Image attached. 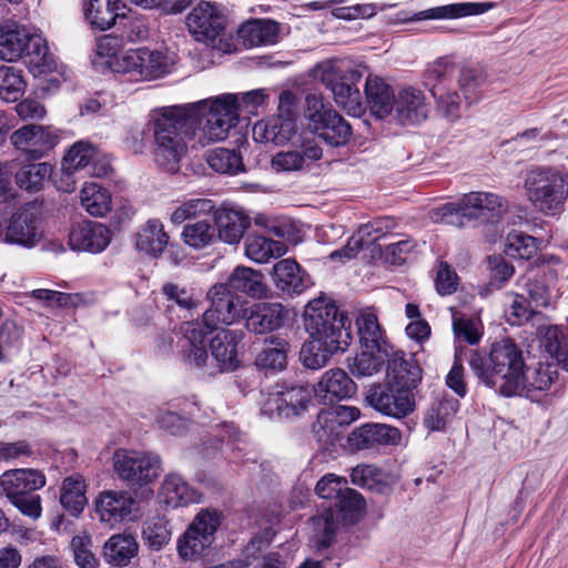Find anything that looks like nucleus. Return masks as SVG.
<instances>
[{
  "label": "nucleus",
  "instance_id": "obj_1",
  "mask_svg": "<svg viewBox=\"0 0 568 568\" xmlns=\"http://www.w3.org/2000/svg\"><path fill=\"white\" fill-rule=\"evenodd\" d=\"M239 95L223 94L195 103L164 108L154 120V159L178 172L187 141L204 148L224 140L239 122Z\"/></svg>",
  "mask_w": 568,
  "mask_h": 568
},
{
  "label": "nucleus",
  "instance_id": "obj_2",
  "mask_svg": "<svg viewBox=\"0 0 568 568\" xmlns=\"http://www.w3.org/2000/svg\"><path fill=\"white\" fill-rule=\"evenodd\" d=\"M207 297L211 307L204 312L202 321L184 322L180 328L185 341L183 361L196 368L204 367L209 359L204 346L205 336L219 329V324L231 325L240 315L236 298L226 284L213 285Z\"/></svg>",
  "mask_w": 568,
  "mask_h": 568
},
{
  "label": "nucleus",
  "instance_id": "obj_3",
  "mask_svg": "<svg viewBox=\"0 0 568 568\" xmlns=\"http://www.w3.org/2000/svg\"><path fill=\"white\" fill-rule=\"evenodd\" d=\"M524 364L521 347L510 338L494 342L487 354L473 352L469 358V366L479 382L503 397L516 396Z\"/></svg>",
  "mask_w": 568,
  "mask_h": 568
},
{
  "label": "nucleus",
  "instance_id": "obj_4",
  "mask_svg": "<svg viewBox=\"0 0 568 568\" xmlns=\"http://www.w3.org/2000/svg\"><path fill=\"white\" fill-rule=\"evenodd\" d=\"M120 47L121 41L116 37L103 36L97 44L93 68L100 71H166L176 64V54L169 50L140 48L119 58Z\"/></svg>",
  "mask_w": 568,
  "mask_h": 568
},
{
  "label": "nucleus",
  "instance_id": "obj_5",
  "mask_svg": "<svg viewBox=\"0 0 568 568\" xmlns=\"http://www.w3.org/2000/svg\"><path fill=\"white\" fill-rule=\"evenodd\" d=\"M304 326L310 337L332 341L333 346L344 352L352 339L351 321L346 313L338 310L336 304L326 296H320L308 302L304 312Z\"/></svg>",
  "mask_w": 568,
  "mask_h": 568
},
{
  "label": "nucleus",
  "instance_id": "obj_6",
  "mask_svg": "<svg viewBox=\"0 0 568 568\" xmlns=\"http://www.w3.org/2000/svg\"><path fill=\"white\" fill-rule=\"evenodd\" d=\"M19 58H23L29 68H45L47 71L58 68L40 34L16 24L0 26V59L12 62Z\"/></svg>",
  "mask_w": 568,
  "mask_h": 568
},
{
  "label": "nucleus",
  "instance_id": "obj_7",
  "mask_svg": "<svg viewBox=\"0 0 568 568\" xmlns=\"http://www.w3.org/2000/svg\"><path fill=\"white\" fill-rule=\"evenodd\" d=\"M524 190L531 205L546 215L561 212L568 196V185L562 175L546 168L528 171L524 178Z\"/></svg>",
  "mask_w": 568,
  "mask_h": 568
},
{
  "label": "nucleus",
  "instance_id": "obj_8",
  "mask_svg": "<svg viewBox=\"0 0 568 568\" xmlns=\"http://www.w3.org/2000/svg\"><path fill=\"white\" fill-rule=\"evenodd\" d=\"M335 506L336 511L327 508L312 518L314 539L322 548L331 545L339 520L353 524L359 518L365 508V500L358 491L347 487Z\"/></svg>",
  "mask_w": 568,
  "mask_h": 568
},
{
  "label": "nucleus",
  "instance_id": "obj_9",
  "mask_svg": "<svg viewBox=\"0 0 568 568\" xmlns=\"http://www.w3.org/2000/svg\"><path fill=\"white\" fill-rule=\"evenodd\" d=\"M221 520V511L202 509L178 539L176 549L181 559L195 561L204 557L215 539Z\"/></svg>",
  "mask_w": 568,
  "mask_h": 568
},
{
  "label": "nucleus",
  "instance_id": "obj_10",
  "mask_svg": "<svg viewBox=\"0 0 568 568\" xmlns=\"http://www.w3.org/2000/svg\"><path fill=\"white\" fill-rule=\"evenodd\" d=\"M113 467L128 486L143 487L159 476L161 460L153 454L118 449L113 455Z\"/></svg>",
  "mask_w": 568,
  "mask_h": 568
},
{
  "label": "nucleus",
  "instance_id": "obj_11",
  "mask_svg": "<svg viewBox=\"0 0 568 568\" xmlns=\"http://www.w3.org/2000/svg\"><path fill=\"white\" fill-rule=\"evenodd\" d=\"M366 402L376 412L397 419L405 418L416 407L413 392L387 382L372 386L367 392Z\"/></svg>",
  "mask_w": 568,
  "mask_h": 568
},
{
  "label": "nucleus",
  "instance_id": "obj_12",
  "mask_svg": "<svg viewBox=\"0 0 568 568\" xmlns=\"http://www.w3.org/2000/svg\"><path fill=\"white\" fill-rule=\"evenodd\" d=\"M41 239L40 217L34 206L27 205L13 213L7 226L0 223L1 243L33 247Z\"/></svg>",
  "mask_w": 568,
  "mask_h": 568
},
{
  "label": "nucleus",
  "instance_id": "obj_13",
  "mask_svg": "<svg viewBox=\"0 0 568 568\" xmlns=\"http://www.w3.org/2000/svg\"><path fill=\"white\" fill-rule=\"evenodd\" d=\"M313 389L307 385L295 384L282 386L277 392L268 394L263 410L265 414L282 418H293L307 410Z\"/></svg>",
  "mask_w": 568,
  "mask_h": 568
},
{
  "label": "nucleus",
  "instance_id": "obj_14",
  "mask_svg": "<svg viewBox=\"0 0 568 568\" xmlns=\"http://www.w3.org/2000/svg\"><path fill=\"white\" fill-rule=\"evenodd\" d=\"M186 26L197 41L214 43L224 31L225 18L214 3L202 1L187 14Z\"/></svg>",
  "mask_w": 568,
  "mask_h": 568
},
{
  "label": "nucleus",
  "instance_id": "obj_15",
  "mask_svg": "<svg viewBox=\"0 0 568 568\" xmlns=\"http://www.w3.org/2000/svg\"><path fill=\"white\" fill-rule=\"evenodd\" d=\"M402 432L394 426L368 423L353 429L347 442L351 449L362 450L376 446H396L402 443Z\"/></svg>",
  "mask_w": 568,
  "mask_h": 568
},
{
  "label": "nucleus",
  "instance_id": "obj_16",
  "mask_svg": "<svg viewBox=\"0 0 568 568\" xmlns=\"http://www.w3.org/2000/svg\"><path fill=\"white\" fill-rule=\"evenodd\" d=\"M463 216L477 220H498L508 210L503 196L489 192H470L460 199Z\"/></svg>",
  "mask_w": 568,
  "mask_h": 568
},
{
  "label": "nucleus",
  "instance_id": "obj_17",
  "mask_svg": "<svg viewBox=\"0 0 568 568\" xmlns=\"http://www.w3.org/2000/svg\"><path fill=\"white\" fill-rule=\"evenodd\" d=\"M111 242V231L102 223L83 221L74 224L69 233L73 251L100 253Z\"/></svg>",
  "mask_w": 568,
  "mask_h": 568
},
{
  "label": "nucleus",
  "instance_id": "obj_18",
  "mask_svg": "<svg viewBox=\"0 0 568 568\" xmlns=\"http://www.w3.org/2000/svg\"><path fill=\"white\" fill-rule=\"evenodd\" d=\"M95 506L101 521L113 526L132 518L136 501L128 491L105 490L100 494Z\"/></svg>",
  "mask_w": 568,
  "mask_h": 568
},
{
  "label": "nucleus",
  "instance_id": "obj_19",
  "mask_svg": "<svg viewBox=\"0 0 568 568\" xmlns=\"http://www.w3.org/2000/svg\"><path fill=\"white\" fill-rule=\"evenodd\" d=\"M12 144L30 159H40L55 145V135L42 125H24L11 134Z\"/></svg>",
  "mask_w": 568,
  "mask_h": 568
},
{
  "label": "nucleus",
  "instance_id": "obj_20",
  "mask_svg": "<svg viewBox=\"0 0 568 568\" xmlns=\"http://www.w3.org/2000/svg\"><path fill=\"white\" fill-rule=\"evenodd\" d=\"M322 155V149L316 143L307 141L300 148L274 154L271 160V168L277 173L302 171L318 161Z\"/></svg>",
  "mask_w": 568,
  "mask_h": 568
},
{
  "label": "nucleus",
  "instance_id": "obj_21",
  "mask_svg": "<svg viewBox=\"0 0 568 568\" xmlns=\"http://www.w3.org/2000/svg\"><path fill=\"white\" fill-rule=\"evenodd\" d=\"M45 477L33 469H11L0 476V496L11 500L42 488Z\"/></svg>",
  "mask_w": 568,
  "mask_h": 568
},
{
  "label": "nucleus",
  "instance_id": "obj_22",
  "mask_svg": "<svg viewBox=\"0 0 568 568\" xmlns=\"http://www.w3.org/2000/svg\"><path fill=\"white\" fill-rule=\"evenodd\" d=\"M322 82L333 93L334 100L347 114L361 116L364 109L359 90L341 73H323Z\"/></svg>",
  "mask_w": 568,
  "mask_h": 568
},
{
  "label": "nucleus",
  "instance_id": "obj_23",
  "mask_svg": "<svg viewBox=\"0 0 568 568\" xmlns=\"http://www.w3.org/2000/svg\"><path fill=\"white\" fill-rule=\"evenodd\" d=\"M355 392V383L339 368L327 371L318 383L313 386L314 395L324 403L349 398Z\"/></svg>",
  "mask_w": 568,
  "mask_h": 568
},
{
  "label": "nucleus",
  "instance_id": "obj_24",
  "mask_svg": "<svg viewBox=\"0 0 568 568\" xmlns=\"http://www.w3.org/2000/svg\"><path fill=\"white\" fill-rule=\"evenodd\" d=\"M215 331L210 343L212 357L221 371H234L239 365L236 346L243 338V332L225 328Z\"/></svg>",
  "mask_w": 568,
  "mask_h": 568
},
{
  "label": "nucleus",
  "instance_id": "obj_25",
  "mask_svg": "<svg viewBox=\"0 0 568 568\" xmlns=\"http://www.w3.org/2000/svg\"><path fill=\"white\" fill-rule=\"evenodd\" d=\"M420 379V367L414 361H407L403 352L394 351L392 347L386 367V382L413 392Z\"/></svg>",
  "mask_w": 568,
  "mask_h": 568
},
{
  "label": "nucleus",
  "instance_id": "obj_26",
  "mask_svg": "<svg viewBox=\"0 0 568 568\" xmlns=\"http://www.w3.org/2000/svg\"><path fill=\"white\" fill-rule=\"evenodd\" d=\"M295 130L296 125L293 119L277 115L257 121L253 126L252 135L258 143L283 145L291 140Z\"/></svg>",
  "mask_w": 568,
  "mask_h": 568
},
{
  "label": "nucleus",
  "instance_id": "obj_27",
  "mask_svg": "<svg viewBox=\"0 0 568 568\" xmlns=\"http://www.w3.org/2000/svg\"><path fill=\"white\" fill-rule=\"evenodd\" d=\"M520 386L516 396H528L534 392H544L551 387L558 377L556 365L538 362L534 365L524 364L521 371Z\"/></svg>",
  "mask_w": 568,
  "mask_h": 568
},
{
  "label": "nucleus",
  "instance_id": "obj_28",
  "mask_svg": "<svg viewBox=\"0 0 568 568\" xmlns=\"http://www.w3.org/2000/svg\"><path fill=\"white\" fill-rule=\"evenodd\" d=\"M287 317V312L281 303H257L246 320V327L255 334L280 328Z\"/></svg>",
  "mask_w": 568,
  "mask_h": 568
},
{
  "label": "nucleus",
  "instance_id": "obj_29",
  "mask_svg": "<svg viewBox=\"0 0 568 568\" xmlns=\"http://www.w3.org/2000/svg\"><path fill=\"white\" fill-rule=\"evenodd\" d=\"M250 223L248 215L239 209L221 207L215 212L217 235L227 244H237Z\"/></svg>",
  "mask_w": 568,
  "mask_h": 568
},
{
  "label": "nucleus",
  "instance_id": "obj_30",
  "mask_svg": "<svg viewBox=\"0 0 568 568\" xmlns=\"http://www.w3.org/2000/svg\"><path fill=\"white\" fill-rule=\"evenodd\" d=\"M278 24L272 20L253 19L244 22L237 31L240 42L246 48L274 44L278 37Z\"/></svg>",
  "mask_w": 568,
  "mask_h": 568
},
{
  "label": "nucleus",
  "instance_id": "obj_31",
  "mask_svg": "<svg viewBox=\"0 0 568 568\" xmlns=\"http://www.w3.org/2000/svg\"><path fill=\"white\" fill-rule=\"evenodd\" d=\"M365 94L371 112L377 119L392 113L395 100L390 87L376 73H369L365 83Z\"/></svg>",
  "mask_w": 568,
  "mask_h": 568
},
{
  "label": "nucleus",
  "instance_id": "obj_32",
  "mask_svg": "<svg viewBox=\"0 0 568 568\" xmlns=\"http://www.w3.org/2000/svg\"><path fill=\"white\" fill-rule=\"evenodd\" d=\"M124 8L121 0H83L85 19L100 30L111 28L116 18L124 17Z\"/></svg>",
  "mask_w": 568,
  "mask_h": 568
},
{
  "label": "nucleus",
  "instance_id": "obj_33",
  "mask_svg": "<svg viewBox=\"0 0 568 568\" xmlns=\"http://www.w3.org/2000/svg\"><path fill=\"white\" fill-rule=\"evenodd\" d=\"M361 412L355 406L341 405L334 409L323 410L318 414L314 432L320 440L327 442L336 433L337 426L349 425L358 419Z\"/></svg>",
  "mask_w": 568,
  "mask_h": 568
},
{
  "label": "nucleus",
  "instance_id": "obj_34",
  "mask_svg": "<svg viewBox=\"0 0 568 568\" xmlns=\"http://www.w3.org/2000/svg\"><path fill=\"white\" fill-rule=\"evenodd\" d=\"M170 236L158 219L146 221L135 234V247L150 256H160L169 244Z\"/></svg>",
  "mask_w": 568,
  "mask_h": 568
},
{
  "label": "nucleus",
  "instance_id": "obj_35",
  "mask_svg": "<svg viewBox=\"0 0 568 568\" xmlns=\"http://www.w3.org/2000/svg\"><path fill=\"white\" fill-rule=\"evenodd\" d=\"M396 118L403 124L417 123L426 119L427 105L422 91L414 88H405L395 100Z\"/></svg>",
  "mask_w": 568,
  "mask_h": 568
},
{
  "label": "nucleus",
  "instance_id": "obj_36",
  "mask_svg": "<svg viewBox=\"0 0 568 568\" xmlns=\"http://www.w3.org/2000/svg\"><path fill=\"white\" fill-rule=\"evenodd\" d=\"M226 285L229 288L244 293L253 298H264L268 293L263 274L246 266L235 267Z\"/></svg>",
  "mask_w": 568,
  "mask_h": 568
},
{
  "label": "nucleus",
  "instance_id": "obj_37",
  "mask_svg": "<svg viewBox=\"0 0 568 568\" xmlns=\"http://www.w3.org/2000/svg\"><path fill=\"white\" fill-rule=\"evenodd\" d=\"M274 282L286 294H301L307 286V277L300 265L291 258L277 262L273 267Z\"/></svg>",
  "mask_w": 568,
  "mask_h": 568
},
{
  "label": "nucleus",
  "instance_id": "obj_38",
  "mask_svg": "<svg viewBox=\"0 0 568 568\" xmlns=\"http://www.w3.org/2000/svg\"><path fill=\"white\" fill-rule=\"evenodd\" d=\"M139 545L132 535L116 534L103 545L104 560L115 567H124L138 554Z\"/></svg>",
  "mask_w": 568,
  "mask_h": 568
},
{
  "label": "nucleus",
  "instance_id": "obj_39",
  "mask_svg": "<svg viewBox=\"0 0 568 568\" xmlns=\"http://www.w3.org/2000/svg\"><path fill=\"white\" fill-rule=\"evenodd\" d=\"M536 334L545 352L568 372V346L564 344L565 335L561 328L558 325L545 324L537 327Z\"/></svg>",
  "mask_w": 568,
  "mask_h": 568
},
{
  "label": "nucleus",
  "instance_id": "obj_40",
  "mask_svg": "<svg viewBox=\"0 0 568 568\" xmlns=\"http://www.w3.org/2000/svg\"><path fill=\"white\" fill-rule=\"evenodd\" d=\"M288 341L280 335H272L264 341V347L256 356L257 366L266 369L282 371L287 364Z\"/></svg>",
  "mask_w": 568,
  "mask_h": 568
},
{
  "label": "nucleus",
  "instance_id": "obj_41",
  "mask_svg": "<svg viewBox=\"0 0 568 568\" xmlns=\"http://www.w3.org/2000/svg\"><path fill=\"white\" fill-rule=\"evenodd\" d=\"M311 129L334 146L345 144L351 136V125L335 110H328L324 120L313 124Z\"/></svg>",
  "mask_w": 568,
  "mask_h": 568
},
{
  "label": "nucleus",
  "instance_id": "obj_42",
  "mask_svg": "<svg viewBox=\"0 0 568 568\" xmlns=\"http://www.w3.org/2000/svg\"><path fill=\"white\" fill-rule=\"evenodd\" d=\"M287 251L286 244L263 235L252 234L245 241L246 256L256 263H266L278 258Z\"/></svg>",
  "mask_w": 568,
  "mask_h": 568
},
{
  "label": "nucleus",
  "instance_id": "obj_43",
  "mask_svg": "<svg viewBox=\"0 0 568 568\" xmlns=\"http://www.w3.org/2000/svg\"><path fill=\"white\" fill-rule=\"evenodd\" d=\"M161 494L168 506L179 507L200 500V494L178 474H169L163 484Z\"/></svg>",
  "mask_w": 568,
  "mask_h": 568
},
{
  "label": "nucleus",
  "instance_id": "obj_44",
  "mask_svg": "<svg viewBox=\"0 0 568 568\" xmlns=\"http://www.w3.org/2000/svg\"><path fill=\"white\" fill-rule=\"evenodd\" d=\"M390 346L376 348H363L358 354L352 367V373L356 376L369 377L381 373L387 364L390 354Z\"/></svg>",
  "mask_w": 568,
  "mask_h": 568
},
{
  "label": "nucleus",
  "instance_id": "obj_45",
  "mask_svg": "<svg viewBox=\"0 0 568 568\" xmlns=\"http://www.w3.org/2000/svg\"><path fill=\"white\" fill-rule=\"evenodd\" d=\"M339 351L341 348L333 346L332 341L324 343L323 339L310 337L301 348L300 358L305 367L320 369L326 365L333 354Z\"/></svg>",
  "mask_w": 568,
  "mask_h": 568
},
{
  "label": "nucleus",
  "instance_id": "obj_46",
  "mask_svg": "<svg viewBox=\"0 0 568 568\" xmlns=\"http://www.w3.org/2000/svg\"><path fill=\"white\" fill-rule=\"evenodd\" d=\"M359 341L363 348L389 346L383 338V332L375 312L363 310L356 318Z\"/></svg>",
  "mask_w": 568,
  "mask_h": 568
},
{
  "label": "nucleus",
  "instance_id": "obj_47",
  "mask_svg": "<svg viewBox=\"0 0 568 568\" xmlns=\"http://www.w3.org/2000/svg\"><path fill=\"white\" fill-rule=\"evenodd\" d=\"M60 501L72 516H77L83 510L87 504V497L85 483L82 476L74 475L63 480Z\"/></svg>",
  "mask_w": 568,
  "mask_h": 568
},
{
  "label": "nucleus",
  "instance_id": "obj_48",
  "mask_svg": "<svg viewBox=\"0 0 568 568\" xmlns=\"http://www.w3.org/2000/svg\"><path fill=\"white\" fill-rule=\"evenodd\" d=\"M98 156L99 152L91 143L83 141L74 143L63 158V174L70 178V174L94 163Z\"/></svg>",
  "mask_w": 568,
  "mask_h": 568
},
{
  "label": "nucleus",
  "instance_id": "obj_49",
  "mask_svg": "<svg viewBox=\"0 0 568 568\" xmlns=\"http://www.w3.org/2000/svg\"><path fill=\"white\" fill-rule=\"evenodd\" d=\"M80 202L92 216H104L111 210L110 193L97 183H87L82 187Z\"/></svg>",
  "mask_w": 568,
  "mask_h": 568
},
{
  "label": "nucleus",
  "instance_id": "obj_50",
  "mask_svg": "<svg viewBox=\"0 0 568 568\" xmlns=\"http://www.w3.org/2000/svg\"><path fill=\"white\" fill-rule=\"evenodd\" d=\"M488 3L466 2L452 3L435 7L420 12L424 19H455L467 16H476L486 12L489 9Z\"/></svg>",
  "mask_w": 568,
  "mask_h": 568
},
{
  "label": "nucleus",
  "instance_id": "obj_51",
  "mask_svg": "<svg viewBox=\"0 0 568 568\" xmlns=\"http://www.w3.org/2000/svg\"><path fill=\"white\" fill-rule=\"evenodd\" d=\"M51 174L52 166L47 162L26 164L16 172V183L26 191L37 192Z\"/></svg>",
  "mask_w": 568,
  "mask_h": 568
},
{
  "label": "nucleus",
  "instance_id": "obj_52",
  "mask_svg": "<svg viewBox=\"0 0 568 568\" xmlns=\"http://www.w3.org/2000/svg\"><path fill=\"white\" fill-rule=\"evenodd\" d=\"M459 403L454 398H445L434 403L424 418V425L433 432L443 430L458 412Z\"/></svg>",
  "mask_w": 568,
  "mask_h": 568
},
{
  "label": "nucleus",
  "instance_id": "obj_53",
  "mask_svg": "<svg viewBox=\"0 0 568 568\" xmlns=\"http://www.w3.org/2000/svg\"><path fill=\"white\" fill-rule=\"evenodd\" d=\"M209 166L217 173L236 174L243 170L241 155L235 150L217 148L206 156Z\"/></svg>",
  "mask_w": 568,
  "mask_h": 568
},
{
  "label": "nucleus",
  "instance_id": "obj_54",
  "mask_svg": "<svg viewBox=\"0 0 568 568\" xmlns=\"http://www.w3.org/2000/svg\"><path fill=\"white\" fill-rule=\"evenodd\" d=\"M183 242L193 248H203L210 245L214 239V230L209 221L201 220L189 223L182 231Z\"/></svg>",
  "mask_w": 568,
  "mask_h": 568
},
{
  "label": "nucleus",
  "instance_id": "obj_55",
  "mask_svg": "<svg viewBox=\"0 0 568 568\" xmlns=\"http://www.w3.org/2000/svg\"><path fill=\"white\" fill-rule=\"evenodd\" d=\"M537 252L536 240L523 232L513 231L506 237L505 253L514 258L529 260Z\"/></svg>",
  "mask_w": 568,
  "mask_h": 568
},
{
  "label": "nucleus",
  "instance_id": "obj_56",
  "mask_svg": "<svg viewBox=\"0 0 568 568\" xmlns=\"http://www.w3.org/2000/svg\"><path fill=\"white\" fill-rule=\"evenodd\" d=\"M74 561L80 568H98L100 561L92 552V538L88 534L77 535L71 539Z\"/></svg>",
  "mask_w": 568,
  "mask_h": 568
},
{
  "label": "nucleus",
  "instance_id": "obj_57",
  "mask_svg": "<svg viewBox=\"0 0 568 568\" xmlns=\"http://www.w3.org/2000/svg\"><path fill=\"white\" fill-rule=\"evenodd\" d=\"M213 207L214 206L211 200L192 199L176 206L172 212L170 220L173 224H181L189 219L210 213Z\"/></svg>",
  "mask_w": 568,
  "mask_h": 568
},
{
  "label": "nucleus",
  "instance_id": "obj_58",
  "mask_svg": "<svg viewBox=\"0 0 568 568\" xmlns=\"http://www.w3.org/2000/svg\"><path fill=\"white\" fill-rule=\"evenodd\" d=\"M27 82L21 73H0V99L6 102L18 101L26 91Z\"/></svg>",
  "mask_w": 568,
  "mask_h": 568
},
{
  "label": "nucleus",
  "instance_id": "obj_59",
  "mask_svg": "<svg viewBox=\"0 0 568 568\" xmlns=\"http://www.w3.org/2000/svg\"><path fill=\"white\" fill-rule=\"evenodd\" d=\"M143 537L148 545L154 549H160L171 539V529L168 521L163 518H156L146 523L143 528Z\"/></svg>",
  "mask_w": 568,
  "mask_h": 568
},
{
  "label": "nucleus",
  "instance_id": "obj_60",
  "mask_svg": "<svg viewBox=\"0 0 568 568\" xmlns=\"http://www.w3.org/2000/svg\"><path fill=\"white\" fill-rule=\"evenodd\" d=\"M346 488L347 479L345 477L327 474L317 481L315 489L321 498L338 500Z\"/></svg>",
  "mask_w": 568,
  "mask_h": 568
},
{
  "label": "nucleus",
  "instance_id": "obj_61",
  "mask_svg": "<svg viewBox=\"0 0 568 568\" xmlns=\"http://www.w3.org/2000/svg\"><path fill=\"white\" fill-rule=\"evenodd\" d=\"M395 227V222L392 217H379L367 224H363L358 229V234L365 240V243H374L382 236L386 235Z\"/></svg>",
  "mask_w": 568,
  "mask_h": 568
},
{
  "label": "nucleus",
  "instance_id": "obj_62",
  "mask_svg": "<svg viewBox=\"0 0 568 568\" xmlns=\"http://www.w3.org/2000/svg\"><path fill=\"white\" fill-rule=\"evenodd\" d=\"M162 293L168 300L174 301L181 308L193 310L199 305L197 300L191 290L174 283H166L162 286Z\"/></svg>",
  "mask_w": 568,
  "mask_h": 568
},
{
  "label": "nucleus",
  "instance_id": "obj_63",
  "mask_svg": "<svg viewBox=\"0 0 568 568\" xmlns=\"http://www.w3.org/2000/svg\"><path fill=\"white\" fill-rule=\"evenodd\" d=\"M458 285V276L455 270L446 262H442L438 265L435 287L440 295H450L456 292Z\"/></svg>",
  "mask_w": 568,
  "mask_h": 568
},
{
  "label": "nucleus",
  "instance_id": "obj_64",
  "mask_svg": "<svg viewBox=\"0 0 568 568\" xmlns=\"http://www.w3.org/2000/svg\"><path fill=\"white\" fill-rule=\"evenodd\" d=\"M490 270V285L500 288L515 273L514 266L501 256L488 258Z\"/></svg>",
  "mask_w": 568,
  "mask_h": 568
}]
</instances>
